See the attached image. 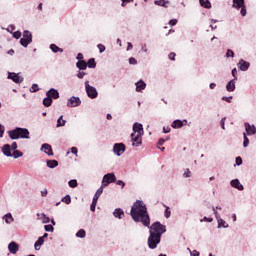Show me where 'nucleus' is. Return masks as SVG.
Returning a JSON list of instances; mask_svg holds the SVG:
<instances>
[{
  "label": "nucleus",
  "mask_w": 256,
  "mask_h": 256,
  "mask_svg": "<svg viewBox=\"0 0 256 256\" xmlns=\"http://www.w3.org/2000/svg\"><path fill=\"white\" fill-rule=\"evenodd\" d=\"M130 215L135 223H142L144 227H148L149 233H153L158 237H162L163 233H167V226L156 221L151 225V217L147 212V205L143 200H137L131 207Z\"/></svg>",
  "instance_id": "obj_1"
},
{
  "label": "nucleus",
  "mask_w": 256,
  "mask_h": 256,
  "mask_svg": "<svg viewBox=\"0 0 256 256\" xmlns=\"http://www.w3.org/2000/svg\"><path fill=\"white\" fill-rule=\"evenodd\" d=\"M29 129L16 127L13 130L8 131V136L12 139V141H17V139H29Z\"/></svg>",
  "instance_id": "obj_2"
},
{
  "label": "nucleus",
  "mask_w": 256,
  "mask_h": 256,
  "mask_svg": "<svg viewBox=\"0 0 256 256\" xmlns=\"http://www.w3.org/2000/svg\"><path fill=\"white\" fill-rule=\"evenodd\" d=\"M31 43H33V33H31L29 30H24L22 38L20 39V45L27 48L29 45H31Z\"/></svg>",
  "instance_id": "obj_3"
},
{
  "label": "nucleus",
  "mask_w": 256,
  "mask_h": 256,
  "mask_svg": "<svg viewBox=\"0 0 256 256\" xmlns=\"http://www.w3.org/2000/svg\"><path fill=\"white\" fill-rule=\"evenodd\" d=\"M232 7L233 9H237L242 15V17H245L247 15V6H245V0H232Z\"/></svg>",
  "instance_id": "obj_4"
},
{
  "label": "nucleus",
  "mask_w": 256,
  "mask_h": 256,
  "mask_svg": "<svg viewBox=\"0 0 256 256\" xmlns=\"http://www.w3.org/2000/svg\"><path fill=\"white\" fill-rule=\"evenodd\" d=\"M84 85L86 94L89 99H97V97H99V92L97 91V88L91 86L88 80L85 81Z\"/></svg>",
  "instance_id": "obj_5"
},
{
  "label": "nucleus",
  "mask_w": 256,
  "mask_h": 256,
  "mask_svg": "<svg viewBox=\"0 0 256 256\" xmlns=\"http://www.w3.org/2000/svg\"><path fill=\"white\" fill-rule=\"evenodd\" d=\"M161 243V236H157L153 234V232L150 233L148 237V247L149 249H157V246Z\"/></svg>",
  "instance_id": "obj_6"
},
{
  "label": "nucleus",
  "mask_w": 256,
  "mask_h": 256,
  "mask_svg": "<svg viewBox=\"0 0 256 256\" xmlns=\"http://www.w3.org/2000/svg\"><path fill=\"white\" fill-rule=\"evenodd\" d=\"M116 181L117 176H115V173H107L103 176L102 187H109L111 183H115Z\"/></svg>",
  "instance_id": "obj_7"
},
{
  "label": "nucleus",
  "mask_w": 256,
  "mask_h": 256,
  "mask_svg": "<svg viewBox=\"0 0 256 256\" xmlns=\"http://www.w3.org/2000/svg\"><path fill=\"white\" fill-rule=\"evenodd\" d=\"M127 147L125 146L124 143H115L113 145V153L114 155H116V157H121V155H123V153H125Z\"/></svg>",
  "instance_id": "obj_8"
},
{
  "label": "nucleus",
  "mask_w": 256,
  "mask_h": 256,
  "mask_svg": "<svg viewBox=\"0 0 256 256\" xmlns=\"http://www.w3.org/2000/svg\"><path fill=\"white\" fill-rule=\"evenodd\" d=\"M132 147H141L143 145V135L132 133L130 135Z\"/></svg>",
  "instance_id": "obj_9"
},
{
  "label": "nucleus",
  "mask_w": 256,
  "mask_h": 256,
  "mask_svg": "<svg viewBox=\"0 0 256 256\" xmlns=\"http://www.w3.org/2000/svg\"><path fill=\"white\" fill-rule=\"evenodd\" d=\"M7 79H11V81H13V83L16 84H20L23 83V76H20L19 73H15V72H8V76Z\"/></svg>",
  "instance_id": "obj_10"
},
{
  "label": "nucleus",
  "mask_w": 256,
  "mask_h": 256,
  "mask_svg": "<svg viewBox=\"0 0 256 256\" xmlns=\"http://www.w3.org/2000/svg\"><path fill=\"white\" fill-rule=\"evenodd\" d=\"M81 105V98L72 96L68 99L67 107H79Z\"/></svg>",
  "instance_id": "obj_11"
},
{
  "label": "nucleus",
  "mask_w": 256,
  "mask_h": 256,
  "mask_svg": "<svg viewBox=\"0 0 256 256\" xmlns=\"http://www.w3.org/2000/svg\"><path fill=\"white\" fill-rule=\"evenodd\" d=\"M40 151H42V153H45L49 157H53V148L51 147V144H47V143L42 144Z\"/></svg>",
  "instance_id": "obj_12"
},
{
  "label": "nucleus",
  "mask_w": 256,
  "mask_h": 256,
  "mask_svg": "<svg viewBox=\"0 0 256 256\" xmlns=\"http://www.w3.org/2000/svg\"><path fill=\"white\" fill-rule=\"evenodd\" d=\"M237 67L239 71H249V67H251V63L247 62L246 60L240 59L237 63Z\"/></svg>",
  "instance_id": "obj_13"
},
{
  "label": "nucleus",
  "mask_w": 256,
  "mask_h": 256,
  "mask_svg": "<svg viewBox=\"0 0 256 256\" xmlns=\"http://www.w3.org/2000/svg\"><path fill=\"white\" fill-rule=\"evenodd\" d=\"M244 127H245V131H246V135H256V127L255 125H250L249 122H245L244 123Z\"/></svg>",
  "instance_id": "obj_14"
},
{
  "label": "nucleus",
  "mask_w": 256,
  "mask_h": 256,
  "mask_svg": "<svg viewBox=\"0 0 256 256\" xmlns=\"http://www.w3.org/2000/svg\"><path fill=\"white\" fill-rule=\"evenodd\" d=\"M135 86H136L137 93H142L143 91H145V89H147V83H145L143 79H140L139 81H137L135 83Z\"/></svg>",
  "instance_id": "obj_15"
},
{
  "label": "nucleus",
  "mask_w": 256,
  "mask_h": 256,
  "mask_svg": "<svg viewBox=\"0 0 256 256\" xmlns=\"http://www.w3.org/2000/svg\"><path fill=\"white\" fill-rule=\"evenodd\" d=\"M136 135H144V131H143V124L139 123V122H135L133 124V132Z\"/></svg>",
  "instance_id": "obj_16"
},
{
  "label": "nucleus",
  "mask_w": 256,
  "mask_h": 256,
  "mask_svg": "<svg viewBox=\"0 0 256 256\" xmlns=\"http://www.w3.org/2000/svg\"><path fill=\"white\" fill-rule=\"evenodd\" d=\"M8 251L12 255H17V252L19 251V244H17L15 241L10 242L8 245Z\"/></svg>",
  "instance_id": "obj_17"
},
{
  "label": "nucleus",
  "mask_w": 256,
  "mask_h": 256,
  "mask_svg": "<svg viewBox=\"0 0 256 256\" xmlns=\"http://www.w3.org/2000/svg\"><path fill=\"white\" fill-rule=\"evenodd\" d=\"M46 97H49L50 99H59V90L51 88L46 92Z\"/></svg>",
  "instance_id": "obj_18"
},
{
  "label": "nucleus",
  "mask_w": 256,
  "mask_h": 256,
  "mask_svg": "<svg viewBox=\"0 0 256 256\" xmlns=\"http://www.w3.org/2000/svg\"><path fill=\"white\" fill-rule=\"evenodd\" d=\"M230 185L231 187H233L234 189H237L238 191H243V189H245V187L243 186V184H241L239 179L231 180Z\"/></svg>",
  "instance_id": "obj_19"
},
{
  "label": "nucleus",
  "mask_w": 256,
  "mask_h": 256,
  "mask_svg": "<svg viewBox=\"0 0 256 256\" xmlns=\"http://www.w3.org/2000/svg\"><path fill=\"white\" fill-rule=\"evenodd\" d=\"M37 220L41 221L43 224H47L51 222V218H49L45 213H37Z\"/></svg>",
  "instance_id": "obj_20"
},
{
  "label": "nucleus",
  "mask_w": 256,
  "mask_h": 256,
  "mask_svg": "<svg viewBox=\"0 0 256 256\" xmlns=\"http://www.w3.org/2000/svg\"><path fill=\"white\" fill-rule=\"evenodd\" d=\"M236 83H237V80L235 79L230 80L226 84V91H228V93H233V91H235L236 89Z\"/></svg>",
  "instance_id": "obj_21"
},
{
  "label": "nucleus",
  "mask_w": 256,
  "mask_h": 256,
  "mask_svg": "<svg viewBox=\"0 0 256 256\" xmlns=\"http://www.w3.org/2000/svg\"><path fill=\"white\" fill-rule=\"evenodd\" d=\"M11 151H13V150L11 149L10 144H4L2 146V153H3V155H5V157H11L13 154Z\"/></svg>",
  "instance_id": "obj_22"
},
{
  "label": "nucleus",
  "mask_w": 256,
  "mask_h": 256,
  "mask_svg": "<svg viewBox=\"0 0 256 256\" xmlns=\"http://www.w3.org/2000/svg\"><path fill=\"white\" fill-rule=\"evenodd\" d=\"M183 123H187V119H184L183 121L180 119H176L172 122L171 127L173 129H181V127H183L184 125Z\"/></svg>",
  "instance_id": "obj_23"
},
{
  "label": "nucleus",
  "mask_w": 256,
  "mask_h": 256,
  "mask_svg": "<svg viewBox=\"0 0 256 256\" xmlns=\"http://www.w3.org/2000/svg\"><path fill=\"white\" fill-rule=\"evenodd\" d=\"M113 215L116 219H123V216L125 215V211H123V209L121 208H116L113 211Z\"/></svg>",
  "instance_id": "obj_24"
},
{
  "label": "nucleus",
  "mask_w": 256,
  "mask_h": 256,
  "mask_svg": "<svg viewBox=\"0 0 256 256\" xmlns=\"http://www.w3.org/2000/svg\"><path fill=\"white\" fill-rule=\"evenodd\" d=\"M3 221H5V223L7 225H11V223H13V221H15V218H13V214L11 213H7L2 217Z\"/></svg>",
  "instance_id": "obj_25"
},
{
  "label": "nucleus",
  "mask_w": 256,
  "mask_h": 256,
  "mask_svg": "<svg viewBox=\"0 0 256 256\" xmlns=\"http://www.w3.org/2000/svg\"><path fill=\"white\" fill-rule=\"evenodd\" d=\"M46 165L49 169H55V167H59V162L57 160H47Z\"/></svg>",
  "instance_id": "obj_26"
},
{
  "label": "nucleus",
  "mask_w": 256,
  "mask_h": 256,
  "mask_svg": "<svg viewBox=\"0 0 256 256\" xmlns=\"http://www.w3.org/2000/svg\"><path fill=\"white\" fill-rule=\"evenodd\" d=\"M45 243V240H43V237H39L37 241L34 243V249L35 251H39L41 249V245Z\"/></svg>",
  "instance_id": "obj_27"
},
{
  "label": "nucleus",
  "mask_w": 256,
  "mask_h": 256,
  "mask_svg": "<svg viewBox=\"0 0 256 256\" xmlns=\"http://www.w3.org/2000/svg\"><path fill=\"white\" fill-rule=\"evenodd\" d=\"M217 223H218V229H227L229 228V224H227V222H225V220H223L221 217L217 219Z\"/></svg>",
  "instance_id": "obj_28"
},
{
  "label": "nucleus",
  "mask_w": 256,
  "mask_h": 256,
  "mask_svg": "<svg viewBox=\"0 0 256 256\" xmlns=\"http://www.w3.org/2000/svg\"><path fill=\"white\" fill-rule=\"evenodd\" d=\"M76 67L79 69V71H85V69H87V62L85 60L78 61L76 63Z\"/></svg>",
  "instance_id": "obj_29"
},
{
  "label": "nucleus",
  "mask_w": 256,
  "mask_h": 256,
  "mask_svg": "<svg viewBox=\"0 0 256 256\" xmlns=\"http://www.w3.org/2000/svg\"><path fill=\"white\" fill-rule=\"evenodd\" d=\"M86 65L89 69H95L97 67V62H95V58H90L87 62Z\"/></svg>",
  "instance_id": "obj_30"
},
{
  "label": "nucleus",
  "mask_w": 256,
  "mask_h": 256,
  "mask_svg": "<svg viewBox=\"0 0 256 256\" xmlns=\"http://www.w3.org/2000/svg\"><path fill=\"white\" fill-rule=\"evenodd\" d=\"M199 3L201 7H204V9H211V1L209 0H199Z\"/></svg>",
  "instance_id": "obj_31"
},
{
  "label": "nucleus",
  "mask_w": 256,
  "mask_h": 256,
  "mask_svg": "<svg viewBox=\"0 0 256 256\" xmlns=\"http://www.w3.org/2000/svg\"><path fill=\"white\" fill-rule=\"evenodd\" d=\"M50 49L53 53H63V48H60L56 44H50Z\"/></svg>",
  "instance_id": "obj_32"
},
{
  "label": "nucleus",
  "mask_w": 256,
  "mask_h": 256,
  "mask_svg": "<svg viewBox=\"0 0 256 256\" xmlns=\"http://www.w3.org/2000/svg\"><path fill=\"white\" fill-rule=\"evenodd\" d=\"M67 123V120H63V115H61L58 119H57V124L56 127H65V124Z\"/></svg>",
  "instance_id": "obj_33"
},
{
  "label": "nucleus",
  "mask_w": 256,
  "mask_h": 256,
  "mask_svg": "<svg viewBox=\"0 0 256 256\" xmlns=\"http://www.w3.org/2000/svg\"><path fill=\"white\" fill-rule=\"evenodd\" d=\"M43 105L44 107H51V105H53V99L47 96L43 99Z\"/></svg>",
  "instance_id": "obj_34"
},
{
  "label": "nucleus",
  "mask_w": 256,
  "mask_h": 256,
  "mask_svg": "<svg viewBox=\"0 0 256 256\" xmlns=\"http://www.w3.org/2000/svg\"><path fill=\"white\" fill-rule=\"evenodd\" d=\"M68 186L71 188V189H75L77 187H79V182H77V179H72L68 182Z\"/></svg>",
  "instance_id": "obj_35"
},
{
  "label": "nucleus",
  "mask_w": 256,
  "mask_h": 256,
  "mask_svg": "<svg viewBox=\"0 0 256 256\" xmlns=\"http://www.w3.org/2000/svg\"><path fill=\"white\" fill-rule=\"evenodd\" d=\"M86 235H87V232H85V229H80L76 233V237H78V239H85Z\"/></svg>",
  "instance_id": "obj_36"
},
{
  "label": "nucleus",
  "mask_w": 256,
  "mask_h": 256,
  "mask_svg": "<svg viewBox=\"0 0 256 256\" xmlns=\"http://www.w3.org/2000/svg\"><path fill=\"white\" fill-rule=\"evenodd\" d=\"M11 157H13V159H19V157H23V152L14 150Z\"/></svg>",
  "instance_id": "obj_37"
},
{
  "label": "nucleus",
  "mask_w": 256,
  "mask_h": 256,
  "mask_svg": "<svg viewBox=\"0 0 256 256\" xmlns=\"http://www.w3.org/2000/svg\"><path fill=\"white\" fill-rule=\"evenodd\" d=\"M62 203H66V205H71V195L67 194L61 199Z\"/></svg>",
  "instance_id": "obj_38"
},
{
  "label": "nucleus",
  "mask_w": 256,
  "mask_h": 256,
  "mask_svg": "<svg viewBox=\"0 0 256 256\" xmlns=\"http://www.w3.org/2000/svg\"><path fill=\"white\" fill-rule=\"evenodd\" d=\"M44 231H46L47 233H53V231H55V228L51 224L44 225Z\"/></svg>",
  "instance_id": "obj_39"
},
{
  "label": "nucleus",
  "mask_w": 256,
  "mask_h": 256,
  "mask_svg": "<svg viewBox=\"0 0 256 256\" xmlns=\"http://www.w3.org/2000/svg\"><path fill=\"white\" fill-rule=\"evenodd\" d=\"M165 207V211H164V217H166V219H169V217H171V210H169V206L164 205Z\"/></svg>",
  "instance_id": "obj_40"
},
{
  "label": "nucleus",
  "mask_w": 256,
  "mask_h": 256,
  "mask_svg": "<svg viewBox=\"0 0 256 256\" xmlns=\"http://www.w3.org/2000/svg\"><path fill=\"white\" fill-rule=\"evenodd\" d=\"M243 147L247 148L249 147V138L247 137V134L246 133H243Z\"/></svg>",
  "instance_id": "obj_41"
},
{
  "label": "nucleus",
  "mask_w": 256,
  "mask_h": 256,
  "mask_svg": "<svg viewBox=\"0 0 256 256\" xmlns=\"http://www.w3.org/2000/svg\"><path fill=\"white\" fill-rule=\"evenodd\" d=\"M37 91H39V85L33 84L30 88V93H37Z\"/></svg>",
  "instance_id": "obj_42"
},
{
  "label": "nucleus",
  "mask_w": 256,
  "mask_h": 256,
  "mask_svg": "<svg viewBox=\"0 0 256 256\" xmlns=\"http://www.w3.org/2000/svg\"><path fill=\"white\" fill-rule=\"evenodd\" d=\"M222 101H226V103H232L233 101V96H223L222 98Z\"/></svg>",
  "instance_id": "obj_43"
},
{
  "label": "nucleus",
  "mask_w": 256,
  "mask_h": 256,
  "mask_svg": "<svg viewBox=\"0 0 256 256\" xmlns=\"http://www.w3.org/2000/svg\"><path fill=\"white\" fill-rule=\"evenodd\" d=\"M183 177L184 179H189V177H191V171L189 170V168L185 170V172L183 173Z\"/></svg>",
  "instance_id": "obj_44"
},
{
  "label": "nucleus",
  "mask_w": 256,
  "mask_h": 256,
  "mask_svg": "<svg viewBox=\"0 0 256 256\" xmlns=\"http://www.w3.org/2000/svg\"><path fill=\"white\" fill-rule=\"evenodd\" d=\"M105 186H103V184H101V187L98 188V190L96 191V195L100 196L103 195V189Z\"/></svg>",
  "instance_id": "obj_45"
},
{
  "label": "nucleus",
  "mask_w": 256,
  "mask_h": 256,
  "mask_svg": "<svg viewBox=\"0 0 256 256\" xmlns=\"http://www.w3.org/2000/svg\"><path fill=\"white\" fill-rule=\"evenodd\" d=\"M226 57L227 58L235 57V52H233V50H231V49H228L227 52H226Z\"/></svg>",
  "instance_id": "obj_46"
},
{
  "label": "nucleus",
  "mask_w": 256,
  "mask_h": 256,
  "mask_svg": "<svg viewBox=\"0 0 256 256\" xmlns=\"http://www.w3.org/2000/svg\"><path fill=\"white\" fill-rule=\"evenodd\" d=\"M235 163L239 167L240 165H243V159L240 156H238L236 157Z\"/></svg>",
  "instance_id": "obj_47"
},
{
  "label": "nucleus",
  "mask_w": 256,
  "mask_h": 256,
  "mask_svg": "<svg viewBox=\"0 0 256 256\" xmlns=\"http://www.w3.org/2000/svg\"><path fill=\"white\" fill-rule=\"evenodd\" d=\"M97 48L99 49V53H105V45L103 44H98Z\"/></svg>",
  "instance_id": "obj_48"
},
{
  "label": "nucleus",
  "mask_w": 256,
  "mask_h": 256,
  "mask_svg": "<svg viewBox=\"0 0 256 256\" xmlns=\"http://www.w3.org/2000/svg\"><path fill=\"white\" fill-rule=\"evenodd\" d=\"M13 37H14V39H21V31H15L14 33H13Z\"/></svg>",
  "instance_id": "obj_49"
},
{
  "label": "nucleus",
  "mask_w": 256,
  "mask_h": 256,
  "mask_svg": "<svg viewBox=\"0 0 256 256\" xmlns=\"http://www.w3.org/2000/svg\"><path fill=\"white\" fill-rule=\"evenodd\" d=\"M116 185H119L122 189L125 188V182L123 180H116Z\"/></svg>",
  "instance_id": "obj_50"
},
{
  "label": "nucleus",
  "mask_w": 256,
  "mask_h": 256,
  "mask_svg": "<svg viewBox=\"0 0 256 256\" xmlns=\"http://www.w3.org/2000/svg\"><path fill=\"white\" fill-rule=\"evenodd\" d=\"M3 135H5V126L0 125V139H3Z\"/></svg>",
  "instance_id": "obj_51"
},
{
  "label": "nucleus",
  "mask_w": 256,
  "mask_h": 256,
  "mask_svg": "<svg viewBox=\"0 0 256 256\" xmlns=\"http://www.w3.org/2000/svg\"><path fill=\"white\" fill-rule=\"evenodd\" d=\"M225 121H227V117H223L220 121L221 128L225 131Z\"/></svg>",
  "instance_id": "obj_52"
},
{
  "label": "nucleus",
  "mask_w": 256,
  "mask_h": 256,
  "mask_svg": "<svg viewBox=\"0 0 256 256\" xmlns=\"http://www.w3.org/2000/svg\"><path fill=\"white\" fill-rule=\"evenodd\" d=\"M96 207H97V202H92L90 205V211H92V213H95Z\"/></svg>",
  "instance_id": "obj_53"
},
{
  "label": "nucleus",
  "mask_w": 256,
  "mask_h": 256,
  "mask_svg": "<svg viewBox=\"0 0 256 256\" xmlns=\"http://www.w3.org/2000/svg\"><path fill=\"white\" fill-rule=\"evenodd\" d=\"M129 64L130 65H137V59H135V57H130L129 58Z\"/></svg>",
  "instance_id": "obj_54"
},
{
  "label": "nucleus",
  "mask_w": 256,
  "mask_h": 256,
  "mask_svg": "<svg viewBox=\"0 0 256 256\" xmlns=\"http://www.w3.org/2000/svg\"><path fill=\"white\" fill-rule=\"evenodd\" d=\"M212 211H213L216 219H219L221 217V215H219V212H217V209H215V206H212Z\"/></svg>",
  "instance_id": "obj_55"
},
{
  "label": "nucleus",
  "mask_w": 256,
  "mask_h": 256,
  "mask_svg": "<svg viewBox=\"0 0 256 256\" xmlns=\"http://www.w3.org/2000/svg\"><path fill=\"white\" fill-rule=\"evenodd\" d=\"M231 73H232V77H234L233 79H235V81H237V68H233Z\"/></svg>",
  "instance_id": "obj_56"
},
{
  "label": "nucleus",
  "mask_w": 256,
  "mask_h": 256,
  "mask_svg": "<svg viewBox=\"0 0 256 256\" xmlns=\"http://www.w3.org/2000/svg\"><path fill=\"white\" fill-rule=\"evenodd\" d=\"M85 75H87V73H85L84 71H79L77 74L78 79H83V77H85Z\"/></svg>",
  "instance_id": "obj_57"
},
{
  "label": "nucleus",
  "mask_w": 256,
  "mask_h": 256,
  "mask_svg": "<svg viewBox=\"0 0 256 256\" xmlns=\"http://www.w3.org/2000/svg\"><path fill=\"white\" fill-rule=\"evenodd\" d=\"M201 223H203V221H207L208 223H213V218H207V216H204L203 219L200 220Z\"/></svg>",
  "instance_id": "obj_58"
},
{
  "label": "nucleus",
  "mask_w": 256,
  "mask_h": 256,
  "mask_svg": "<svg viewBox=\"0 0 256 256\" xmlns=\"http://www.w3.org/2000/svg\"><path fill=\"white\" fill-rule=\"evenodd\" d=\"M76 59H77L78 61H85V60H84L83 53H78L77 56H76Z\"/></svg>",
  "instance_id": "obj_59"
},
{
  "label": "nucleus",
  "mask_w": 256,
  "mask_h": 256,
  "mask_svg": "<svg viewBox=\"0 0 256 256\" xmlns=\"http://www.w3.org/2000/svg\"><path fill=\"white\" fill-rule=\"evenodd\" d=\"M17 142H13L11 145H10V149H12V151H17Z\"/></svg>",
  "instance_id": "obj_60"
},
{
  "label": "nucleus",
  "mask_w": 256,
  "mask_h": 256,
  "mask_svg": "<svg viewBox=\"0 0 256 256\" xmlns=\"http://www.w3.org/2000/svg\"><path fill=\"white\" fill-rule=\"evenodd\" d=\"M71 153L77 157V153H79V150L77 149V147H72Z\"/></svg>",
  "instance_id": "obj_61"
},
{
  "label": "nucleus",
  "mask_w": 256,
  "mask_h": 256,
  "mask_svg": "<svg viewBox=\"0 0 256 256\" xmlns=\"http://www.w3.org/2000/svg\"><path fill=\"white\" fill-rule=\"evenodd\" d=\"M176 55H177V54H175V52H171V53L169 54V59H170V61H175Z\"/></svg>",
  "instance_id": "obj_62"
},
{
  "label": "nucleus",
  "mask_w": 256,
  "mask_h": 256,
  "mask_svg": "<svg viewBox=\"0 0 256 256\" xmlns=\"http://www.w3.org/2000/svg\"><path fill=\"white\" fill-rule=\"evenodd\" d=\"M169 25H171V27H175V25H177V19H171L169 21Z\"/></svg>",
  "instance_id": "obj_63"
},
{
  "label": "nucleus",
  "mask_w": 256,
  "mask_h": 256,
  "mask_svg": "<svg viewBox=\"0 0 256 256\" xmlns=\"http://www.w3.org/2000/svg\"><path fill=\"white\" fill-rule=\"evenodd\" d=\"M163 133H171V128L169 126L163 127Z\"/></svg>",
  "instance_id": "obj_64"
}]
</instances>
